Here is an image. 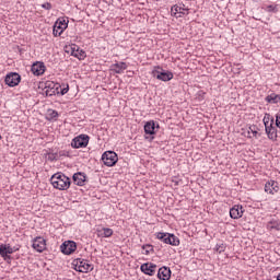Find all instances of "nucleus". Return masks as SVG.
I'll use <instances>...</instances> for the list:
<instances>
[{"instance_id": "nucleus-1", "label": "nucleus", "mask_w": 280, "mask_h": 280, "mask_svg": "<svg viewBox=\"0 0 280 280\" xmlns=\"http://www.w3.org/2000/svg\"><path fill=\"white\" fill-rule=\"evenodd\" d=\"M50 183L55 189H59L60 191H66V189L71 187V179L62 173L54 174L50 178Z\"/></svg>"}, {"instance_id": "nucleus-2", "label": "nucleus", "mask_w": 280, "mask_h": 280, "mask_svg": "<svg viewBox=\"0 0 280 280\" xmlns=\"http://www.w3.org/2000/svg\"><path fill=\"white\" fill-rule=\"evenodd\" d=\"M151 75L153 78H156V80H161L162 82H170V80L174 79V73L170 71L163 70L161 67H154V69L151 72Z\"/></svg>"}, {"instance_id": "nucleus-3", "label": "nucleus", "mask_w": 280, "mask_h": 280, "mask_svg": "<svg viewBox=\"0 0 280 280\" xmlns=\"http://www.w3.org/2000/svg\"><path fill=\"white\" fill-rule=\"evenodd\" d=\"M156 237L164 242V244H170L171 246H178V244H180V240L174 234L159 232Z\"/></svg>"}, {"instance_id": "nucleus-4", "label": "nucleus", "mask_w": 280, "mask_h": 280, "mask_svg": "<svg viewBox=\"0 0 280 280\" xmlns=\"http://www.w3.org/2000/svg\"><path fill=\"white\" fill-rule=\"evenodd\" d=\"M102 161L107 167H113L117 164V161H119V159L117 158V153H115L114 151H106L102 155Z\"/></svg>"}, {"instance_id": "nucleus-5", "label": "nucleus", "mask_w": 280, "mask_h": 280, "mask_svg": "<svg viewBox=\"0 0 280 280\" xmlns=\"http://www.w3.org/2000/svg\"><path fill=\"white\" fill-rule=\"evenodd\" d=\"M172 16H175V19H180L182 16H185L189 14V9L185 7V4H175L171 9Z\"/></svg>"}, {"instance_id": "nucleus-6", "label": "nucleus", "mask_w": 280, "mask_h": 280, "mask_svg": "<svg viewBox=\"0 0 280 280\" xmlns=\"http://www.w3.org/2000/svg\"><path fill=\"white\" fill-rule=\"evenodd\" d=\"M69 27V21L65 19H58L52 28L54 36H60L65 30Z\"/></svg>"}, {"instance_id": "nucleus-7", "label": "nucleus", "mask_w": 280, "mask_h": 280, "mask_svg": "<svg viewBox=\"0 0 280 280\" xmlns=\"http://www.w3.org/2000/svg\"><path fill=\"white\" fill-rule=\"evenodd\" d=\"M72 148L80 149L89 145V136L80 135L75 137L71 142Z\"/></svg>"}, {"instance_id": "nucleus-8", "label": "nucleus", "mask_w": 280, "mask_h": 280, "mask_svg": "<svg viewBox=\"0 0 280 280\" xmlns=\"http://www.w3.org/2000/svg\"><path fill=\"white\" fill-rule=\"evenodd\" d=\"M4 82L8 86H19L21 83V74L16 72H11L7 74Z\"/></svg>"}, {"instance_id": "nucleus-9", "label": "nucleus", "mask_w": 280, "mask_h": 280, "mask_svg": "<svg viewBox=\"0 0 280 280\" xmlns=\"http://www.w3.org/2000/svg\"><path fill=\"white\" fill-rule=\"evenodd\" d=\"M61 253L63 255H71V253H75V249L78 248V245L73 241L65 242L61 246Z\"/></svg>"}, {"instance_id": "nucleus-10", "label": "nucleus", "mask_w": 280, "mask_h": 280, "mask_svg": "<svg viewBox=\"0 0 280 280\" xmlns=\"http://www.w3.org/2000/svg\"><path fill=\"white\" fill-rule=\"evenodd\" d=\"M44 93L47 97H51L52 95H56L58 93V86H56V83L47 81L45 83Z\"/></svg>"}, {"instance_id": "nucleus-11", "label": "nucleus", "mask_w": 280, "mask_h": 280, "mask_svg": "<svg viewBox=\"0 0 280 280\" xmlns=\"http://www.w3.org/2000/svg\"><path fill=\"white\" fill-rule=\"evenodd\" d=\"M140 270L144 275H149V277H154V272H156V265L152 262H144L141 265Z\"/></svg>"}, {"instance_id": "nucleus-12", "label": "nucleus", "mask_w": 280, "mask_h": 280, "mask_svg": "<svg viewBox=\"0 0 280 280\" xmlns=\"http://www.w3.org/2000/svg\"><path fill=\"white\" fill-rule=\"evenodd\" d=\"M74 270H77V272H89V270H93V267H91L86 260L78 259Z\"/></svg>"}, {"instance_id": "nucleus-13", "label": "nucleus", "mask_w": 280, "mask_h": 280, "mask_svg": "<svg viewBox=\"0 0 280 280\" xmlns=\"http://www.w3.org/2000/svg\"><path fill=\"white\" fill-rule=\"evenodd\" d=\"M244 215V207L236 205L230 209V217L232 220H240Z\"/></svg>"}, {"instance_id": "nucleus-14", "label": "nucleus", "mask_w": 280, "mask_h": 280, "mask_svg": "<svg viewBox=\"0 0 280 280\" xmlns=\"http://www.w3.org/2000/svg\"><path fill=\"white\" fill-rule=\"evenodd\" d=\"M265 191L266 194H271V196H275V194L279 191V184L275 180L267 182L265 184Z\"/></svg>"}, {"instance_id": "nucleus-15", "label": "nucleus", "mask_w": 280, "mask_h": 280, "mask_svg": "<svg viewBox=\"0 0 280 280\" xmlns=\"http://www.w3.org/2000/svg\"><path fill=\"white\" fill-rule=\"evenodd\" d=\"M33 248L37 250V253H43L46 248L45 238L37 236L33 240Z\"/></svg>"}, {"instance_id": "nucleus-16", "label": "nucleus", "mask_w": 280, "mask_h": 280, "mask_svg": "<svg viewBox=\"0 0 280 280\" xmlns=\"http://www.w3.org/2000/svg\"><path fill=\"white\" fill-rule=\"evenodd\" d=\"M31 71L34 75H43L45 73V63L38 61L33 63Z\"/></svg>"}, {"instance_id": "nucleus-17", "label": "nucleus", "mask_w": 280, "mask_h": 280, "mask_svg": "<svg viewBox=\"0 0 280 280\" xmlns=\"http://www.w3.org/2000/svg\"><path fill=\"white\" fill-rule=\"evenodd\" d=\"M172 277V270L167 267H161L158 271V278L161 280H170Z\"/></svg>"}, {"instance_id": "nucleus-18", "label": "nucleus", "mask_w": 280, "mask_h": 280, "mask_svg": "<svg viewBox=\"0 0 280 280\" xmlns=\"http://www.w3.org/2000/svg\"><path fill=\"white\" fill-rule=\"evenodd\" d=\"M72 178L74 185H78L79 187H83L84 183H86V175H84V173H75Z\"/></svg>"}, {"instance_id": "nucleus-19", "label": "nucleus", "mask_w": 280, "mask_h": 280, "mask_svg": "<svg viewBox=\"0 0 280 280\" xmlns=\"http://www.w3.org/2000/svg\"><path fill=\"white\" fill-rule=\"evenodd\" d=\"M68 54H71V56H74V58H78L79 60H84L85 58V52H81L80 55L79 54V49H78V46L75 45H72L70 47V50H67Z\"/></svg>"}, {"instance_id": "nucleus-20", "label": "nucleus", "mask_w": 280, "mask_h": 280, "mask_svg": "<svg viewBox=\"0 0 280 280\" xmlns=\"http://www.w3.org/2000/svg\"><path fill=\"white\" fill-rule=\"evenodd\" d=\"M127 69L128 65H126V62L114 63L112 66V71H114V73H124Z\"/></svg>"}, {"instance_id": "nucleus-21", "label": "nucleus", "mask_w": 280, "mask_h": 280, "mask_svg": "<svg viewBox=\"0 0 280 280\" xmlns=\"http://www.w3.org/2000/svg\"><path fill=\"white\" fill-rule=\"evenodd\" d=\"M265 130L267 132L268 139H271L272 141H275V139H277V128H275V126L270 125L265 127Z\"/></svg>"}, {"instance_id": "nucleus-22", "label": "nucleus", "mask_w": 280, "mask_h": 280, "mask_svg": "<svg viewBox=\"0 0 280 280\" xmlns=\"http://www.w3.org/2000/svg\"><path fill=\"white\" fill-rule=\"evenodd\" d=\"M155 128H156V124L154 122V120L148 121L144 125V132H145V135H154Z\"/></svg>"}, {"instance_id": "nucleus-23", "label": "nucleus", "mask_w": 280, "mask_h": 280, "mask_svg": "<svg viewBox=\"0 0 280 280\" xmlns=\"http://www.w3.org/2000/svg\"><path fill=\"white\" fill-rule=\"evenodd\" d=\"M262 121L265 124V128H268V126H272L275 124V118L271 117L270 114H265Z\"/></svg>"}, {"instance_id": "nucleus-24", "label": "nucleus", "mask_w": 280, "mask_h": 280, "mask_svg": "<svg viewBox=\"0 0 280 280\" xmlns=\"http://www.w3.org/2000/svg\"><path fill=\"white\" fill-rule=\"evenodd\" d=\"M266 102H268L269 104H277L278 102H280V95L270 94L266 97Z\"/></svg>"}, {"instance_id": "nucleus-25", "label": "nucleus", "mask_w": 280, "mask_h": 280, "mask_svg": "<svg viewBox=\"0 0 280 280\" xmlns=\"http://www.w3.org/2000/svg\"><path fill=\"white\" fill-rule=\"evenodd\" d=\"M268 231H280V223L277 221H270L267 224Z\"/></svg>"}, {"instance_id": "nucleus-26", "label": "nucleus", "mask_w": 280, "mask_h": 280, "mask_svg": "<svg viewBox=\"0 0 280 280\" xmlns=\"http://www.w3.org/2000/svg\"><path fill=\"white\" fill-rule=\"evenodd\" d=\"M102 237H112L113 236V229L110 228H103V233L101 234Z\"/></svg>"}, {"instance_id": "nucleus-27", "label": "nucleus", "mask_w": 280, "mask_h": 280, "mask_svg": "<svg viewBox=\"0 0 280 280\" xmlns=\"http://www.w3.org/2000/svg\"><path fill=\"white\" fill-rule=\"evenodd\" d=\"M142 249L144 250V255H150L154 250V247L152 245H143Z\"/></svg>"}, {"instance_id": "nucleus-28", "label": "nucleus", "mask_w": 280, "mask_h": 280, "mask_svg": "<svg viewBox=\"0 0 280 280\" xmlns=\"http://www.w3.org/2000/svg\"><path fill=\"white\" fill-rule=\"evenodd\" d=\"M267 12H279V9H277V5L269 4L266 8Z\"/></svg>"}, {"instance_id": "nucleus-29", "label": "nucleus", "mask_w": 280, "mask_h": 280, "mask_svg": "<svg viewBox=\"0 0 280 280\" xmlns=\"http://www.w3.org/2000/svg\"><path fill=\"white\" fill-rule=\"evenodd\" d=\"M0 255H1V257H5L8 255V252L5 249V245L0 246Z\"/></svg>"}, {"instance_id": "nucleus-30", "label": "nucleus", "mask_w": 280, "mask_h": 280, "mask_svg": "<svg viewBox=\"0 0 280 280\" xmlns=\"http://www.w3.org/2000/svg\"><path fill=\"white\" fill-rule=\"evenodd\" d=\"M5 249H7V255H12V253H14V250H16L11 246H5Z\"/></svg>"}, {"instance_id": "nucleus-31", "label": "nucleus", "mask_w": 280, "mask_h": 280, "mask_svg": "<svg viewBox=\"0 0 280 280\" xmlns=\"http://www.w3.org/2000/svg\"><path fill=\"white\" fill-rule=\"evenodd\" d=\"M42 8H43L44 10H51V3L46 2V3L42 4Z\"/></svg>"}, {"instance_id": "nucleus-32", "label": "nucleus", "mask_w": 280, "mask_h": 280, "mask_svg": "<svg viewBox=\"0 0 280 280\" xmlns=\"http://www.w3.org/2000/svg\"><path fill=\"white\" fill-rule=\"evenodd\" d=\"M217 253H224V244L217 245Z\"/></svg>"}, {"instance_id": "nucleus-33", "label": "nucleus", "mask_w": 280, "mask_h": 280, "mask_svg": "<svg viewBox=\"0 0 280 280\" xmlns=\"http://www.w3.org/2000/svg\"><path fill=\"white\" fill-rule=\"evenodd\" d=\"M69 93V85L61 90V95H67Z\"/></svg>"}, {"instance_id": "nucleus-34", "label": "nucleus", "mask_w": 280, "mask_h": 280, "mask_svg": "<svg viewBox=\"0 0 280 280\" xmlns=\"http://www.w3.org/2000/svg\"><path fill=\"white\" fill-rule=\"evenodd\" d=\"M50 117H51L52 119L56 118V117H58V112L51 110Z\"/></svg>"}, {"instance_id": "nucleus-35", "label": "nucleus", "mask_w": 280, "mask_h": 280, "mask_svg": "<svg viewBox=\"0 0 280 280\" xmlns=\"http://www.w3.org/2000/svg\"><path fill=\"white\" fill-rule=\"evenodd\" d=\"M249 130H252L254 137H257V131L253 130V128H249Z\"/></svg>"}, {"instance_id": "nucleus-36", "label": "nucleus", "mask_w": 280, "mask_h": 280, "mask_svg": "<svg viewBox=\"0 0 280 280\" xmlns=\"http://www.w3.org/2000/svg\"><path fill=\"white\" fill-rule=\"evenodd\" d=\"M82 52H84V51L83 50H79L78 56H80V54H82Z\"/></svg>"}, {"instance_id": "nucleus-37", "label": "nucleus", "mask_w": 280, "mask_h": 280, "mask_svg": "<svg viewBox=\"0 0 280 280\" xmlns=\"http://www.w3.org/2000/svg\"><path fill=\"white\" fill-rule=\"evenodd\" d=\"M276 280H280V273L278 275L277 279Z\"/></svg>"}, {"instance_id": "nucleus-38", "label": "nucleus", "mask_w": 280, "mask_h": 280, "mask_svg": "<svg viewBox=\"0 0 280 280\" xmlns=\"http://www.w3.org/2000/svg\"><path fill=\"white\" fill-rule=\"evenodd\" d=\"M0 139H1V136H0Z\"/></svg>"}]
</instances>
